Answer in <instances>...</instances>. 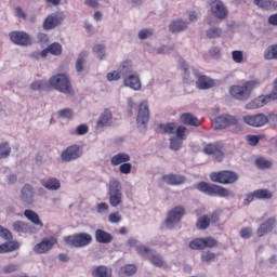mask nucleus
I'll return each instance as SVG.
<instances>
[{
  "label": "nucleus",
  "mask_w": 277,
  "mask_h": 277,
  "mask_svg": "<svg viewBox=\"0 0 277 277\" xmlns=\"http://www.w3.org/2000/svg\"><path fill=\"white\" fill-rule=\"evenodd\" d=\"M220 222V211H213L210 215V224H217Z\"/></svg>",
  "instance_id": "0e129e2a"
},
{
  "label": "nucleus",
  "mask_w": 277,
  "mask_h": 277,
  "mask_svg": "<svg viewBox=\"0 0 277 277\" xmlns=\"http://www.w3.org/2000/svg\"><path fill=\"white\" fill-rule=\"evenodd\" d=\"M123 83L127 88H131L132 90H141L142 82L140 81L138 75H130L124 78Z\"/></svg>",
  "instance_id": "b1692460"
},
{
  "label": "nucleus",
  "mask_w": 277,
  "mask_h": 277,
  "mask_svg": "<svg viewBox=\"0 0 277 277\" xmlns=\"http://www.w3.org/2000/svg\"><path fill=\"white\" fill-rule=\"evenodd\" d=\"M267 123H269V127H272V129H277V115H269L267 117Z\"/></svg>",
  "instance_id": "e2e57ef3"
},
{
  "label": "nucleus",
  "mask_w": 277,
  "mask_h": 277,
  "mask_svg": "<svg viewBox=\"0 0 277 277\" xmlns=\"http://www.w3.org/2000/svg\"><path fill=\"white\" fill-rule=\"evenodd\" d=\"M222 144L221 143H213L206 145L203 153L206 155H214L216 161H222L224 159V153H222Z\"/></svg>",
  "instance_id": "a211bd4d"
},
{
  "label": "nucleus",
  "mask_w": 277,
  "mask_h": 277,
  "mask_svg": "<svg viewBox=\"0 0 277 277\" xmlns=\"http://www.w3.org/2000/svg\"><path fill=\"white\" fill-rule=\"evenodd\" d=\"M180 120L182 124H186L188 127H200V120L198 117L192 115L190 113H183L180 116Z\"/></svg>",
  "instance_id": "5701e85b"
},
{
  "label": "nucleus",
  "mask_w": 277,
  "mask_h": 277,
  "mask_svg": "<svg viewBox=\"0 0 277 277\" xmlns=\"http://www.w3.org/2000/svg\"><path fill=\"white\" fill-rule=\"evenodd\" d=\"M88 131H89V128L87 124H80V126H78L76 133H77V135H85V133H88Z\"/></svg>",
  "instance_id": "69168bd1"
},
{
  "label": "nucleus",
  "mask_w": 277,
  "mask_h": 277,
  "mask_svg": "<svg viewBox=\"0 0 277 277\" xmlns=\"http://www.w3.org/2000/svg\"><path fill=\"white\" fill-rule=\"evenodd\" d=\"M212 183H220L221 185H234L239 181V174L235 171L223 170L219 172H212L210 174Z\"/></svg>",
  "instance_id": "20e7f679"
},
{
  "label": "nucleus",
  "mask_w": 277,
  "mask_h": 277,
  "mask_svg": "<svg viewBox=\"0 0 277 277\" xmlns=\"http://www.w3.org/2000/svg\"><path fill=\"white\" fill-rule=\"evenodd\" d=\"M108 196L110 207H119V205H122V185H120L118 180L109 181Z\"/></svg>",
  "instance_id": "423d86ee"
},
{
  "label": "nucleus",
  "mask_w": 277,
  "mask_h": 277,
  "mask_svg": "<svg viewBox=\"0 0 277 277\" xmlns=\"http://www.w3.org/2000/svg\"><path fill=\"white\" fill-rule=\"evenodd\" d=\"M41 185L45 187V189H50V192H57V189L62 187V183H60V180L55 177L41 180Z\"/></svg>",
  "instance_id": "c85d7f7f"
},
{
  "label": "nucleus",
  "mask_w": 277,
  "mask_h": 277,
  "mask_svg": "<svg viewBox=\"0 0 277 277\" xmlns=\"http://www.w3.org/2000/svg\"><path fill=\"white\" fill-rule=\"evenodd\" d=\"M64 241L71 248H85V246L92 243V235L88 233H79L72 236H65Z\"/></svg>",
  "instance_id": "39448f33"
},
{
  "label": "nucleus",
  "mask_w": 277,
  "mask_h": 277,
  "mask_svg": "<svg viewBox=\"0 0 277 277\" xmlns=\"http://www.w3.org/2000/svg\"><path fill=\"white\" fill-rule=\"evenodd\" d=\"M88 60V52H81L76 61L77 72H83L85 61Z\"/></svg>",
  "instance_id": "ea45409f"
},
{
  "label": "nucleus",
  "mask_w": 277,
  "mask_h": 277,
  "mask_svg": "<svg viewBox=\"0 0 277 277\" xmlns=\"http://www.w3.org/2000/svg\"><path fill=\"white\" fill-rule=\"evenodd\" d=\"M21 200L26 202V205H31L34 202V186L30 184H25L21 190Z\"/></svg>",
  "instance_id": "4be33fe9"
},
{
  "label": "nucleus",
  "mask_w": 277,
  "mask_h": 277,
  "mask_svg": "<svg viewBox=\"0 0 277 277\" xmlns=\"http://www.w3.org/2000/svg\"><path fill=\"white\" fill-rule=\"evenodd\" d=\"M24 215L27 220H29V222L35 224V226H39L40 228L44 226V223H42L40 216L34 210H25Z\"/></svg>",
  "instance_id": "c756f323"
},
{
  "label": "nucleus",
  "mask_w": 277,
  "mask_h": 277,
  "mask_svg": "<svg viewBox=\"0 0 277 277\" xmlns=\"http://www.w3.org/2000/svg\"><path fill=\"white\" fill-rule=\"evenodd\" d=\"M93 53L100 58L103 60L105 57V45L103 44H95L93 47Z\"/></svg>",
  "instance_id": "09e8293b"
},
{
  "label": "nucleus",
  "mask_w": 277,
  "mask_h": 277,
  "mask_svg": "<svg viewBox=\"0 0 277 277\" xmlns=\"http://www.w3.org/2000/svg\"><path fill=\"white\" fill-rule=\"evenodd\" d=\"M30 90L35 92H49L51 91V82L50 80H36L30 84Z\"/></svg>",
  "instance_id": "393cba45"
},
{
  "label": "nucleus",
  "mask_w": 277,
  "mask_h": 277,
  "mask_svg": "<svg viewBox=\"0 0 277 277\" xmlns=\"http://www.w3.org/2000/svg\"><path fill=\"white\" fill-rule=\"evenodd\" d=\"M149 261L151 265H155L156 267H163V258H161L159 254L149 256Z\"/></svg>",
  "instance_id": "49530a36"
},
{
  "label": "nucleus",
  "mask_w": 277,
  "mask_h": 277,
  "mask_svg": "<svg viewBox=\"0 0 277 277\" xmlns=\"http://www.w3.org/2000/svg\"><path fill=\"white\" fill-rule=\"evenodd\" d=\"M196 189L201 192V194H206V196H219L220 198H228L230 196V190L224 188V186H220L217 184H209L207 182H199L196 185Z\"/></svg>",
  "instance_id": "7ed1b4c3"
},
{
  "label": "nucleus",
  "mask_w": 277,
  "mask_h": 277,
  "mask_svg": "<svg viewBox=\"0 0 277 277\" xmlns=\"http://www.w3.org/2000/svg\"><path fill=\"white\" fill-rule=\"evenodd\" d=\"M108 222H110V224H118L122 222V215H120V212H113L108 216Z\"/></svg>",
  "instance_id": "3c124183"
},
{
  "label": "nucleus",
  "mask_w": 277,
  "mask_h": 277,
  "mask_svg": "<svg viewBox=\"0 0 277 277\" xmlns=\"http://www.w3.org/2000/svg\"><path fill=\"white\" fill-rule=\"evenodd\" d=\"M201 261L202 263H212V261H215V253L207 251L201 254Z\"/></svg>",
  "instance_id": "8fccbe9b"
},
{
  "label": "nucleus",
  "mask_w": 277,
  "mask_h": 277,
  "mask_svg": "<svg viewBox=\"0 0 277 277\" xmlns=\"http://www.w3.org/2000/svg\"><path fill=\"white\" fill-rule=\"evenodd\" d=\"M268 25H273L274 27H277V13L272 14L268 17Z\"/></svg>",
  "instance_id": "774afa93"
},
{
  "label": "nucleus",
  "mask_w": 277,
  "mask_h": 277,
  "mask_svg": "<svg viewBox=\"0 0 277 277\" xmlns=\"http://www.w3.org/2000/svg\"><path fill=\"white\" fill-rule=\"evenodd\" d=\"M51 55H62V44L54 42L48 47Z\"/></svg>",
  "instance_id": "a18cd8bd"
},
{
  "label": "nucleus",
  "mask_w": 277,
  "mask_h": 277,
  "mask_svg": "<svg viewBox=\"0 0 277 277\" xmlns=\"http://www.w3.org/2000/svg\"><path fill=\"white\" fill-rule=\"evenodd\" d=\"M62 24V18L57 16L56 14H51L49 15L44 22H43V29L49 30V29H55L57 25Z\"/></svg>",
  "instance_id": "a878e982"
},
{
  "label": "nucleus",
  "mask_w": 277,
  "mask_h": 277,
  "mask_svg": "<svg viewBox=\"0 0 277 277\" xmlns=\"http://www.w3.org/2000/svg\"><path fill=\"white\" fill-rule=\"evenodd\" d=\"M19 245L18 242H4L0 245V254H5V252H14V250H18Z\"/></svg>",
  "instance_id": "4c0bfd02"
},
{
  "label": "nucleus",
  "mask_w": 277,
  "mask_h": 277,
  "mask_svg": "<svg viewBox=\"0 0 277 277\" xmlns=\"http://www.w3.org/2000/svg\"><path fill=\"white\" fill-rule=\"evenodd\" d=\"M13 272H18V265L17 264H9L3 267L4 274H13Z\"/></svg>",
  "instance_id": "bf43d9fd"
},
{
  "label": "nucleus",
  "mask_w": 277,
  "mask_h": 277,
  "mask_svg": "<svg viewBox=\"0 0 277 277\" xmlns=\"http://www.w3.org/2000/svg\"><path fill=\"white\" fill-rule=\"evenodd\" d=\"M220 36H222V28L214 27L207 30V38L213 39Z\"/></svg>",
  "instance_id": "de8ad7c7"
},
{
  "label": "nucleus",
  "mask_w": 277,
  "mask_h": 277,
  "mask_svg": "<svg viewBox=\"0 0 277 277\" xmlns=\"http://www.w3.org/2000/svg\"><path fill=\"white\" fill-rule=\"evenodd\" d=\"M111 268L107 266H97L92 271L93 277H111Z\"/></svg>",
  "instance_id": "473e14b6"
},
{
  "label": "nucleus",
  "mask_w": 277,
  "mask_h": 277,
  "mask_svg": "<svg viewBox=\"0 0 277 277\" xmlns=\"http://www.w3.org/2000/svg\"><path fill=\"white\" fill-rule=\"evenodd\" d=\"M210 12L214 18L219 21H224L228 18V8L224 5V2L221 0H211L210 1Z\"/></svg>",
  "instance_id": "6e6552de"
},
{
  "label": "nucleus",
  "mask_w": 277,
  "mask_h": 277,
  "mask_svg": "<svg viewBox=\"0 0 277 277\" xmlns=\"http://www.w3.org/2000/svg\"><path fill=\"white\" fill-rule=\"evenodd\" d=\"M186 27H187L186 22L177 19L170 24L169 29H170V31H172V34H176L179 31H185Z\"/></svg>",
  "instance_id": "e433bc0d"
},
{
  "label": "nucleus",
  "mask_w": 277,
  "mask_h": 277,
  "mask_svg": "<svg viewBox=\"0 0 277 277\" xmlns=\"http://www.w3.org/2000/svg\"><path fill=\"white\" fill-rule=\"evenodd\" d=\"M240 237L242 239H250L252 237V228L250 227H243L241 230H240Z\"/></svg>",
  "instance_id": "4d7b16f0"
},
{
  "label": "nucleus",
  "mask_w": 277,
  "mask_h": 277,
  "mask_svg": "<svg viewBox=\"0 0 277 277\" xmlns=\"http://www.w3.org/2000/svg\"><path fill=\"white\" fill-rule=\"evenodd\" d=\"M95 241H97V243H111V241H114V236L103 229H96Z\"/></svg>",
  "instance_id": "bb28decb"
},
{
  "label": "nucleus",
  "mask_w": 277,
  "mask_h": 277,
  "mask_svg": "<svg viewBox=\"0 0 277 277\" xmlns=\"http://www.w3.org/2000/svg\"><path fill=\"white\" fill-rule=\"evenodd\" d=\"M148 120H150V110L148 109V102L144 101L138 105L136 122L137 124H148Z\"/></svg>",
  "instance_id": "dca6fc26"
},
{
  "label": "nucleus",
  "mask_w": 277,
  "mask_h": 277,
  "mask_svg": "<svg viewBox=\"0 0 277 277\" xmlns=\"http://www.w3.org/2000/svg\"><path fill=\"white\" fill-rule=\"evenodd\" d=\"M83 155V151L79 147V145H71L67 147L64 151L61 154V159L64 161H75V159H79Z\"/></svg>",
  "instance_id": "2eb2a0df"
},
{
  "label": "nucleus",
  "mask_w": 277,
  "mask_h": 277,
  "mask_svg": "<svg viewBox=\"0 0 277 277\" xmlns=\"http://www.w3.org/2000/svg\"><path fill=\"white\" fill-rule=\"evenodd\" d=\"M237 118H235L234 116L230 115H224V116H220L216 117L213 121H212V127L214 129H226L227 127H235V124H237Z\"/></svg>",
  "instance_id": "ddd939ff"
},
{
  "label": "nucleus",
  "mask_w": 277,
  "mask_h": 277,
  "mask_svg": "<svg viewBox=\"0 0 277 277\" xmlns=\"http://www.w3.org/2000/svg\"><path fill=\"white\" fill-rule=\"evenodd\" d=\"M160 133L167 135H176L179 131V126L175 122L160 123L159 124Z\"/></svg>",
  "instance_id": "cd10ccee"
},
{
  "label": "nucleus",
  "mask_w": 277,
  "mask_h": 277,
  "mask_svg": "<svg viewBox=\"0 0 277 277\" xmlns=\"http://www.w3.org/2000/svg\"><path fill=\"white\" fill-rule=\"evenodd\" d=\"M131 68H133V64L131 63V61H124L121 64V70L119 71L123 77L126 75H131Z\"/></svg>",
  "instance_id": "79ce46f5"
},
{
  "label": "nucleus",
  "mask_w": 277,
  "mask_h": 277,
  "mask_svg": "<svg viewBox=\"0 0 277 277\" xmlns=\"http://www.w3.org/2000/svg\"><path fill=\"white\" fill-rule=\"evenodd\" d=\"M13 229L15 230V233H29V230H31V225H29V223H25L23 221H16L13 223Z\"/></svg>",
  "instance_id": "f704fd0d"
},
{
  "label": "nucleus",
  "mask_w": 277,
  "mask_h": 277,
  "mask_svg": "<svg viewBox=\"0 0 277 277\" xmlns=\"http://www.w3.org/2000/svg\"><path fill=\"white\" fill-rule=\"evenodd\" d=\"M185 215V207L183 206H176L173 209H171L168 212V216L164 220V224L167 228L172 230L181 220H183V216Z\"/></svg>",
  "instance_id": "0eeeda50"
},
{
  "label": "nucleus",
  "mask_w": 277,
  "mask_h": 277,
  "mask_svg": "<svg viewBox=\"0 0 277 277\" xmlns=\"http://www.w3.org/2000/svg\"><path fill=\"white\" fill-rule=\"evenodd\" d=\"M137 273V267L134 264H127L119 269L120 277L133 276Z\"/></svg>",
  "instance_id": "72a5a7b5"
},
{
  "label": "nucleus",
  "mask_w": 277,
  "mask_h": 277,
  "mask_svg": "<svg viewBox=\"0 0 277 277\" xmlns=\"http://www.w3.org/2000/svg\"><path fill=\"white\" fill-rule=\"evenodd\" d=\"M254 200H256V195H254V192L248 194L243 199L245 207H248V205H250V202H254Z\"/></svg>",
  "instance_id": "680f3d73"
},
{
  "label": "nucleus",
  "mask_w": 277,
  "mask_h": 277,
  "mask_svg": "<svg viewBox=\"0 0 277 277\" xmlns=\"http://www.w3.org/2000/svg\"><path fill=\"white\" fill-rule=\"evenodd\" d=\"M128 161H131V156L126 153H119L110 159L111 166H122L123 163H128Z\"/></svg>",
  "instance_id": "7c9ffc66"
},
{
  "label": "nucleus",
  "mask_w": 277,
  "mask_h": 277,
  "mask_svg": "<svg viewBox=\"0 0 277 277\" xmlns=\"http://www.w3.org/2000/svg\"><path fill=\"white\" fill-rule=\"evenodd\" d=\"M10 153L12 149L8 143H3L0 145V159H5V157H10Z\"/></svg>",
  "instance_id": "c03bdc74"
},
{
  "label": "nucleus",
  "mask_w": 277,
  "mask_h": 277,
  "mask_svg": "<svg viewBox=\"0 0 277 277\" xmlns=\"http://www.w3.org/2000/svg\"><path fill=\"white\" fill-rule=\"evenodd\" d=\"M58 116H60V118L70 119V118H72L74 113H72V109H70V108H64L58 111Z\"/></svg>",
  "instance_id": "864d4df0"
},
{
  "label": "nucleus",
  "mask_w": 277,
  "mask_h": 277,
  "mask_svg": "<svg viewBox=\"0 0 277 277\" xmlns=\"http://www.w3.org/2000/svg\"><path fill=\"white\" fill-rule=\"evenodd\" d=\"M274 226H276V219L275 217H271L268 220H266L264 223H262L258 230V237H265V235H267V233H272L274 230Z\"/></svg>",
  "instance_id": "412c9836"
},
{
  "label": "nucleus",
  "mask_w": 277,
  "mask_h": 277,
  "mask_svg": "<svg viewBox=\"0 0 277 277\" xmlns=\"http://www.w3.org/2000/svg\"><path fill=\"white\" fill-rule=\"evenodd\" d=\"M243 122L249 127H265L267 124V116L264 114L247 115L243 117Z\"/></svg>",
  "instance_id": "4468645a"
},
{
  "label": "nucleus",
  "mask_w": 277,
  "mask_h": 277,
  "mask_svg": "<svg viewBox=\"0 0 277 277\" xmlns=\"http://www.w3.org/2000/svg\"><path fill=\"white\" fill-rule=\"evenodd\" d=\"M264 60H277V44H272L266 48L264 51Z\"/></svg>",
  "instance_id": "58836bf2"
},
{
  "label": "nucleus",
  "mask_w": 277,
  "mask_h": 277,
  "mask_svg": "<svg viewBox=\"0 0 277 277\" xmlns=\"http://www.w3.org/2000/svg\"><path fill=\"white\" fill-rule=\"evenodd\" d=\"M217 240L212 237L196 238L189 242L190 250H205L206 248H215Z\"/></svg>",
  "instance_id": "9b49d317"
},
{
  "label": "nucleus",
  "mask_w": 277,
  "mask_h": 277,
  "mask_svg": "<svg viewBox=\"0 0 277 277\" xmlns=\"http://www.w3.org/2000/svg\"><path fill=\"white\" fill-rule=\"evenodd\" d=\"M187 140V128L184 126H179L176 135L172 136L169 142H170V149L171 150H181L183 147V142Z\"/></svg>",
  "instance_id": "1a4fd4ad"
},
{
  "label": "nucleus",
  "mask_w": 277,
  "mask_h": 277,
  "mask_svg": "<svg viewBox=\"0 0 277 277\" xmlns=\"http://www.w3.org/2000/svg\"><path fill=\"white\" fill-rule=\"evenodd\" d=\"M253 3L258 5V8H262V10H273L276 5V2L273 0H253Z\"/></svg>",
  "instance_id": "a19ab883"
},
{
  "label": "nucleus",
  "mask_w": 277,
  "mask_h": 277,
  "mask_svg": "<svg viewBox=\"0 0 277 277\" xmlns=\"http://www.w3.org/2000/svg\"><path fill=\"white\" fill-rule=\"evenodd\" d=\"M232 58L236 64H241V62H243V52L238 50L233 51Z\"/></svg>",
  "instance_id": "603ef678"
},
{
  "label": "nucleus",
  "mask_w": 277,
  "mask_h": 277,
  "mask_svg": "<svg viewBox=\"0 0 277 277\" xmlns=\"http://www.w3.org/2000/svg\"><path fill=\"white\" fill-rule=\"evenodd\" d=\"M193 72L195 77H198L197 88L199 90H209L213 88V85H215V82L211 78L207 76H200V72L198 71V69H194Z\"/></svg>",
  "instance_id": "6ab92c4d"
},
{
  "label": "nucleus",
  "mask_w": 277,
  "mask_h": 277,
  "mask_svg": "<svg viewBox=\"0 0 277 277\" xmlns=\"http://www.w3.org/2000/svg\"><path fill=\"white\" fill-rule=\"evenodd\" d=\"M9 38L13 44L17 47H30L32 43L31 36L26 31L14 30L9 34Z\"/></svg>",
  "instance_id": "9d476101"
},
{
  "label": "nucleus",
  "mask_w": 277,
  "mask_h": 277,
  "mask_svg": "<svg viewBox=\"0 0 277 277\" xmlns=\"http://www.w3.org/2000/svg\"><path fill=\"white\" fill-rule=\"evenodd\" d=\"M253 193L255 196V200H272V198H274V194L266 188L256 189L253 190Z\"/></svg>",
  "instance_id": "2f4dec72"
},
{
  "label": "nucleus",
  "mask_w": 277,
  "mask_h": 277,
  "mask_svg": "<svg viewBox=\"0 0 277 277\" xmlns=\"http://www.w3.org/2000/svg\"><path fill=\"white\" fill-rule=\"evenodd\" d=\"M114 120V115L111 110L105 109L104 113L101 114L100 119L96 122L95 129L97 131H103L105 127H111V122Z\"/></svg>",
  "instance_id": "f3484780"
},
{
  "label": "nucleus",
  "mask_w": 277,
  "mask_h": 277,
  "mask_svg": "<svg viewBox=\"0 0 277 277\" xmlns=\"http://www.w3.org/2000/svg\"><path fill=\"white\" fill-rule=\"evenodd\" d=\"M153 36V29H142L138 32L140 40H146V38H150Z\"/></svg>",
  "instance_id": "13d9d810"
},
{
  "label": "nucleus",
  "mask_w": 277,
  "mask_h": 277,
  "mask_svg": "<svg viewBox=\"0 0 277 277\" xmlns=\"http://www.w3.org/2000/svg\"><path fill=\"white\" fill-rule=\"evenodd\" d=\"M133 168V166L129 162H123V164H121L119 167V171L121 172V174H131V169Z\"/></svg>",
  "instance_id": "5fc2aeb1"
},
{
  "label": "nucleus",
  "mask_w": 277,
  "mask_h": 277,
  "mask_svg": "<svg viewBox=\"0 0 277 277\" xmlns=\"http://www.w3.org/2000/svg\"><path fill=\"white\" fill-rule=\"evenodd\" d=\"M196 226H197L198 230H207V228H209V226H211L210 216L207 214L200 216L196 222Z\"/></svg>",
  "instance_id": "c9c22d12"
},
{
  "label": "nucleus",
  "mask_w": 277,
  "mask_h": 277,
  "mask_svg": "<svg viewBox=\"0 0 277 277\" xmlns=\"http://www.w3.org/2000/svg\"><path fill=\"white\" fill-rule=\"evenodd\" d=\"M50 88L62 92L63 94H75L72 91V84H70V79L66 74H57L50 78Z\"/></svg>",
  "instance_id": "f03ea898"
},
{
  "label": "nucleus",
  "mask_w": 277,
  "mask_h": 277,
  "mask_svg": "<svg viewBox=\"0 0 277 277\" xmlns=\"http://www.w3.org/2000/svg\"><path fill=\"white\" fill-rule=\"evenodd\" d=\"M261 88V80L258 78L245 80L241 84H234L229 88V94L236 101H250L252 92Z\"/></svg>",
  "instance_id": "f257e3e1"
},
{
  "label": "nucleus",
  "mask_w": 277,
  "mask_h": 277,
  "mask_svg": "<svg viewBox=\"0 0 277 277\" xmlns=\"http://www.w3.org/2000/svg\"><path fill=\"white\" fill-rule=\"evenodd\" d=\"M255 163L260 170H267V168H272V161L265 159V158H258L255 160Z\"/></svg>",
  "instance_id": "37998d69"
},
{
  "label": "nucleus",
  "mask_w": 277,
  "mask_h": 277,
  "mask_svg": "<svg viewBox=\"0 0 277 277\" xmlns=\"http://www.w3.org/2000/svg\"><path fill=\"white\" fill-rule=\"evenodd\" d=\"M247 140H248L250 146H256V144H259V142H261V136H259V135H248Z\"/></svg>",
  "instance_id": "052dcab7"
},
{
  "label": "nucleus",
  "mask_w": 277,
  "mask_h": 277,
  "mask_svg": "<svg viewBox=\"0 0 277 277\" xmlns=\"http://www.w3.org/2000/svg\"><path fill=\"white\" fill-rule=\"evenodd\" d=\"M56 243H57V238L53 236L45 237L41 240V242L37 243L34 247V252H36V254H44L49 252V250H52V248L56 246Z\"/></svg>",
  "instance_id": "f8f14e48"
},
{
  "label": "nucleus",
  "mask_w": 277,
  "mask_h": 277,
  "mask_svg": "<svg viewBox=\"0 0 277 277\" xmlns=\"http://www.w3.org/2000/svg\"><path fill=\"white\" fill-rule=\"evenodd\" d=\"M0 236L4 237V239H12V233L9 229L3 228L0 225Z\"/></svg>",
  "instance_id": "338daca9"
},
{
  "label": "nucleus",
  "mask_w": 277,
  "mask_h": 277,
  "mask_svg": "<svg viewBox=\"0 0 277 277\" xmlns=\"http://www.w3.org/2000/svg\"><path fill=\"white\" fill-rule=\"evenodd\" d=\"M161 181L163 183H167V185L176 186V185H183L187 179L183 175L179 174H164L161 176Z\"/></svg>",
  "instance_id": "aec40b11"
},
{
  "label": "nucleus",
  "mask_w": 277,
  "mask_h": 277,
  "mask_svg": "<svg viewBox=\"0 0 277 277\" xmlns=\"http://www.w3.org/2000/svg\"><path fill=\"white\" fill-rule=\"evenodd\" d=\"M120 77H122V75L120 74V71H116V70L108 72L106 76L107 81H118Z\"/></svg>",
  "instance_id": "6e6d98bb"
}]
</instances>
